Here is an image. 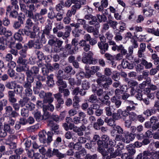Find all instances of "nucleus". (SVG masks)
Here are the masks:
<instances>
[{
    "mask_svg": "<svg viewBox=\"0 0 159 159\" xmlns=\"http://www.w3.org/2000/svg\"><path fill=\"white\" fill-rule=\"evenodd\" d=\"M90 83L86 80L83 81L82 83L83 88L85 90L88 89L90 87Z\"/></svg>",
    "mask_w": 159,
    "mask_h": 159,
    "instance_id": "57",
    "label": "nucleus"
},
{
    "mask_svg": "<svg viewBox=\"0 0 159 159\" xmlns=\"http://www.w3.org/2000/svg\"><path fill=\"white\" fill-rule=\"evenodd\" d=\"M14 91L16 93L17 95H19L20 96H22V92L23 90V87L22 86L20 85H16Z\"/></svg>",
    "mask_w": 159,
    "mask_h": 159,
    "instance_id": "31",
    "label": "nucleus"
},
{
    "mask_svg": "<svg viewBox=\"0 0 159 159\" xmlns=\"http://www.w3.org/2000/svg\"><path fill=\"white\" fill-rule=\"evenodd\" d=\"M72 45L68 44H66L65 47V49L70 54H72L75 53V49L72 48Z\"/></svg>",
    "mask_w": 159,
    "mask_h": 159,
    "instance_id": "34",
    "label": "nucleus"
},
{
    "mask_svg": "<svg viewBox=\"0 0 159 159\" xmlns=\"http://www.w3.org/2000/svg\"><path fill=\"white\" fill-rule=\"evenodd\" d=\"M79 9L75 4L72 6L70 9L68 10L66 13V16L71 17L72 15H75L76 11Z\"/></svg>",
    "mask_w": 159,
    "mask_h": 159,
    "instance_id": "18",
    "label": "nucleus"
},
{
    "mask_svg": "<svg viewBox=\"0 0 159 159\" xmlns=\"http://www.w3.org/2000/svg\"><path fill=\"white\" fill-rule=\"evenodd\" d=\"M46 134H47V133L45 130H43L39 134V141L40 142L43 144L45 143L46 141Z\"/></svg>",
    "mask_w": 159,
    "mask_h": 159,
    "instance_id": "20",
    "label": "nucleus"
},
{
    "mask_svg": "<svg viewBox=\"0 0 159 159\" xmlns=\"http://www.w3.org/2000/svg\"><path fill=\"white\" fill-rule=\"evenodd\" d=\"M22 34L19 31L16 33L14 35V39L19 42H21L23 39V38L22 36Z\"/></svg>",
    "mask_w": 159,
    "mask_h": 159,
    "instance_id": "38",
    "label": "nucleus"
},
{
    "mask_svg": "<svg viewBox=\"0 0 159 159\" xmlns=\"http://www.w3.org/2000/svg\"><path fill=\"white\" fill-rule=\"evenodd\" d=\"M148 33H150L153 34L154 35L159 36V30L157 29L156 30L154 28H147L146 29Z\"/></svg>",
    "mask_w": 159,
    "mask_h": 159,
    "instance_id": "47",
    "label": "nucleus"
},
{
    "mask_svg": "<svg viewBox=\"0 0 159 159\" xmlns=\"http://www.w3.org/2000/svg\"><path fill=\"white\" fill-rule=\"evenodd\" d=\"M9 41H7V39L4 36L0 37V44H5L7 45V43Z\"/></svg>",
    "mask_w": 159,
    "mask_h": 159,
    "instance_id": "59",
    "label": "nucleus"
},
{
    "mask_svg": "<svg viewBox=\"0 0 159 159\" xmlns=\"http://www.w3.org/2000/svg\"><path fill=\"white\" fill-rule=\"evenodd\" d=\"M30 98H29L25 96L22 99H20L19 101V103L21 107L25 106L30 110L32 111L34 109L35 105L34 104L30 102Z\"/></svg>",
    "mask_w": 159,
    "mask_h": 159,
    "instance_id": "6",
    "label": "nucleus"
},
{
    "mask_svg": "<svg viewBox=\"0 0 159 159\" xmlns=\"http://www.w3.org/2000/svg\"><path fill=\"white\" fill-rule=\"evenodd\" d=\"M98 151L102 156V159H111L115 158L117 156L121 155V152L118 150H114V148L111 147H108V144L104 147L100 145L98 147Z\"/></svg>",
    "mask_w": 159,
    "mask_h": 159,
    "instance_id": "1",
    "label": "nucleus"
},
{
    "mask_svg": "<svg viewBox=\"0 0 159 159\" xmlns=\"http://www.w3.org/2000/svg\"><path fill=\"white\" fill-rule=\"evenodd\" d=\"M63 42L60 40H58V42L57 44L52 47L54 52H59L61 50V47Z\"/></svg>",
    "mask_w": 159,
    "mask_h": 159,
    "instance_id": "27",
    "label": "nucleus"
},
{
    "mask_svg": "<svg viewBox=\"0 0 159 159\" xmlns=\"http://www.w3.org/2000/svg\"><path fill=\"white\" fill-rule=\"evenodd\" d=\"M152 152L148 150L145 151L143 153L139 154L137 156V159H153Z\"/></svg>",
    "mask_w": 159,
    "mask_h": 159,
    "instance_id": "8",
    "label": "nucleus"
},
{
    "mask_svg": "<svg viewBox=\"0 0 159 159\" xmlns=\"http://www.w3.org/2000/svg\"><path fill=\"white\" fill-rule=\"evenodd\" d=\"M151 58L154 61L155 64H158L159 62V57H158L157 54L155 53L152 54L151 56Z\"/></svg>",
    "mask_w": 159,
    "mask_h": 159,
    "instance_id": "64",
    "label": "nucleus"
},
{
    "mask_svg": "<svg viewBox=\"0 0 159 159\" xmlns=\"http://www.w3.org/2000/svg\"><path fill=\"white\" fill-rule=\"evenodd\" d=\"M113 33L114 35V39L116 43H119L122 41L123 37L120 32L118 29L114 30Z\"/></svg>",
    "mask_w": 159,
    "mask_h": 159,
    "instance_id": "14",
    "label": "nucleus"
},
{
    "mask_svg": "<svg viewBox=\"0 0 159 159\" xmlns=\"http://www.w3.org/2000/svg\"><path fill=\"white\" fill-rule=\"evenodd\" d=\"M53 75H50L47 77L48 80L47 82V84L49 87H52L54 84V82L53 79Z\"/></svg>",
    "mask_w": 159,
    "mask_h": 159,
    "instance_id": "43",
    "label": "nucleus"
},
{
    "mask_svg": "<svg viewBox=\"0 0 159 159\" xmlns=\"http://www.w3.org/2000/svg\"><path fill=\"white\" fill-rule=\"evenodd\" d=\"M129 117L130 120L134 121L136 120L137 116L135 113L132 112L129 114Z\"/></svg>",
    "mask_w": 159,
    "mask_h": 159,
    "instance_id": "63",
    "label": "nucleus"
},
{
    "mask_svg": "<svg viewBox=\"0 0 159 159\" xmlns=\"http://www.w3.org/2000/svg\"><path fill=\"white\" fill-rule=\"evenodd\" d=\"M53 135V132L51 131H48L47 133V138L46 139L45 143L49 144L53 140L52 136Z\"/></svg>",
    "mask_w": 159,
    "mask_h": 159,
    "instance_id": "40",
    "label": "nucleus"
},
{
    "mask_svg": "<svg viewBox=\"0 0 159 159\" xmlns=\"http://www.w3.org/2000/svg\"><path fill=\"white\" fill-rule=\"evenodd\" d=\"M21 10L25 12V10L31 7L33 4L30 3V0H18Z\"/></svg>",
    "mask_w": 159,
    "mask_h": 159,
    "instance_id": "9",
    "label": "nucleus"
},
{
    "mask_svg": "<svg viewBox=\"0 0 159 159\" xmlns=\"http://www.w3.org/2000/svg\"><path fill=\"white\" fill-rule=\"evenodd\" d=\"M31 19L32 18H29L27 19L26 21L25 26L28 28H31V27L33 26V23Z\"/></svg>",
    "mask_w": 159,
    "mask_h": 159,
    "instance_id": "58",
    "label": "nucleus"
},
{
    "mask_svg": "<svg viewBox=\"0 0 159 159\" xmlns=\"http://www.w3.org/2000/svg\"><path fill=\"white\" fill-rule=\"evenodd\" d=\"M51 103H48L47 105L43 107V111H46L47 110L50 111H53L54 110V108L53 105L51 104Z\"/></svg>",
    "mask_w": 159,
    "mask_h": 159,
    "instance_id": "48",
    "label": "nucleus"
},
{
    "mask_svg": "<svg viewBox=\"0 0 159 159\" xmlns=\"http://www.w3.org/2000/svg\"><path fill=\"white\" fill-rule=\"evenodd\" d=\"M93 55L92 52L90 51L88 53L84 52L83 54L82 61L84 63L90 65L96 64L98 63V60L97 59L93 58Z\"/></svg>",
    "mask_w": 159,
    "mask_h": 159,
    "instance_id": "4",
    "label": "nucleus"
},
{
    "mask_svg": "<svg viewBox=\"0 0 159 159\" xmlns=\"http://www.w3.org/2000/svg\"><path fill=\"white\" fill-rule=\"evenodd\" d=\"M121 109H119L117 111V113H113L112 115V117L113 120H118L121 118L120 116Z\"/></svg>",
    "mask_w": 159,
    "mask_h": 159,
    "instance_id": "49",
    "label": "nucleus"
},
{
    "mask_svg": "<svg viewBox=\"0 0 159 159\" xmlns=\"http://www.w3.org/2000/svg\"><path fill=\"white\" fill-rule=\"evenodd\" d=\"M111 100L112 103H114L116 108H118L120 106L121 101L117 98L115 96H113L111 98Z\"/></svg>",
    "mask_w": 159,
    "mask_h": 159,
    "instance_id": "28",
    "label": "nucleus"
},
{
    "mask_svg": "<svg viewBox=\"0 0 159 159\" xmlns=\"http://www.w3.org/2000/svg\"><path fill=\"white\" fill-rule=\"evenodd\" d=\"M52 29V26L50 24L47 25L43 30V32L44 34L47 35H49L50 34V31Z\"/></svg>",
    "mask_w": 159,
    "mask_h": 159,
    "instance_id": "41",
    "label": "nucleus"
},
{
    "mask_svg": "<svg viewBox=\"0 0 159 159\" xmlns=\"http://www.w3.org/2000/svg\"><path fill=\"white\" fill-rule=\"evenodd\" d=\"M77 0H67L64 3V6L66 7H69L72 4H75Z\"/></svg>",
    "mask_w": 159,
    "mask_h": 159,
    "instance_id": "51",
    "label": "nucleus"
},
{
    "mask_svg": "<svg viewBox=\"0 0 159 159\" xmlns=\"http://www.w3.org/2000/svg\"><path fill=\"white\" fill-rule=\"evenodd\" d=\"M64 7V2L63 1H61L59 3L56 5L55 9L56 11L58 12L65 13V10L63 9Z\"/></svg>",
    "mask_w": 159,
    "mask_h": 159,
    "instance_id": "22",
    "label": "nucleus"
},
{
    "mask_svg": "<svg viewBox=\"0 0 159 159\" xmlns=\"http://www.w3.org/2000/svg\"><path fill=\"white\" fill-rule=\"evenodd\" d=\"M118 51L120 52V53L123 55H125L127 53V51L125 49L122 45L120 44L119 45Z\"/></svg>",
    "mask_w": 159,
    "mask_h": 159,
    "instance_id": "45",
    "label": "nucleus"
},
{
    "mask_svg": "<svg viewBox=\"0 0 159 159\" xmlns=\"http://www.w3.org/2000/svg\"><path fill=\"white\" fill-rule=\"evenodd\" d=\"M96 75L98 77L96 82L99 87H102L104 90L109 89L110 86L112 84V80L110 77H107L99 72H97Z\"/></svg>",
    "mask_w": 159,
    "mask_h": 159,
    "instance_id": "2",
    "label": "nucleus"
},
{
    "mask_svg": "<svg viewBox=\"0 0 159 159\" xmlns=\"http://www.w3.org/2000/svg\"><path fill=\"white\" fill-rule=\"evenodd\" d=\"M27 71L35 76L39 73V69L38 67L34 66L32 67L30 70H29Z\"/></svg>",
    "mask_w": 159,
    "mask_h": 159,
    "instance_id": "32",
    "label": "nucleus"
},
{
    "mask_svg": "<svg viewBox=\"0 0 159 159\" xmlns=\"http://www.w3.org/2000/svg\"><path fill=\"white\" fill-rule=\"evenodd\" d=\"M31 6V7H29L28 9L25 11V12L27 16L29 18H31L35 21L43 19V17L39 13H36L34 14L33 11H36L35 6L33 4Z\"/></svg>",
    "mask_w": 159,
    "mask_h": 159,
    "instance_id": "3",
    "label": "nucleus"
},
{
    "mask_svg": "<svg viewBox=\"0 0 159 159\" xmlns=\"http://www.w3.org/2000/svg\"><path fill=\"white\" fill-rule=\"evenodd\" d=\"M25 57H19L17 60V63L18 64L23 65H26L27 62V60L25 59Z\"/></svg>",
    "mask_w": 159,
    "mask_h": 159,
    "instance_id": "44",
    "label": "nucleus"
},
{
    "mask_svg": "<svg viewBox=\"0 0 159 159\" xmlns=\"http://www.w3.org/2000/svg\"><path fill=\"white\" fill-rule=\"evenodd\" d=\"M135 134L130 133L128 134H126L124 139V142L126 143H129L131 141H132L135 137Z\"/></svg>",
    "mask_w": 159,
    "mask_h": 159,
    "instance_id": "25",
    "label": "nucleus"
},
{
    "mask_svg": "<svg viewBox=\"0 0 159 159\" xmlns=\"http://www.w3.org/2000/svg\"><path fill=\"white\" fill-rule=\"evenodd\" d=\"M141 63L145 66L146 69H149L152 67V64L151 63L148 62L146 60L142 59Z\"/></svg>",
    "mask_w": 159,
    "mask_h": 159,
    "instance_id": "52",
    "label": "nucleus"
},
{
    "mask_svg": "<svg viewBox=\"0 0 159 159\" xmlns=\"http://www.w3.org/2000/svg\"><path fill=\"white\" fill-rule=\"evenodd\" d=\"M15 92L14 91L9 90L8 92V100L11 103H15L17 101L15 98Z\"/></svg>",
    "mask_w": 159,
    "mask_h": 159,
    "instance_id": "19",
    "label": "nucleus"
},
{
    "mask_svg": "<svg viewBox=\"0 0 159 159\" xmlns=\"http://www.w3.org/2000/svg\"><path fill=\"white\" fill-rule=\"evenodd\" d=\"M153 11L152 10H146L143 9V13L147 17H150L152 15Z\"/></svg>",
    "mask_w": 159,
    "mask_h": 159,
    "instance_id": "61",
    "label": "nucleus"
},
{
    "mask_svg": "<svg viewBox=\"0 0 159 159\" xmlns=\"http://www.w3.org/2000/svg\"><path fill=\"white\" fill-rule=\"evenodd\" d=\"M47 125L50 127L51 130L53 131L55 133L58 134L59 131L57 130L59 129V126L57 124L54 123L53 121H49L48 122Z\"/></svg>",
    "mask_w": 159,
    "mask_h": 159,
    "instance_id": "12",
    "label": "nucleus"
},
{
    "mask_svg": "<svg viewBox=\"0 0 159 159\" xmlns=\"http://www.w3.org/2000/svg\"><path fill=\"white\" fill-rule=\"evenodd\" d=\"M99 87H100L99 86ZM101 88L97 89L96 88H92V91L94 93H96L98 97H100L102 96L104 93L103 89H104L102 87H100Z\"/></svg>",
    "mask_w": 159,
    "mask_h": 159,
    "instance_id": "29",
    "label": "nucleus"
},
{
    "mask_svg": "<svg viewBox=\"0 0 159 159\" xmlns=\"http://www.w3.org/2000/svg\"><path fill=\"white\" fill-rule=\"evenodd\" d=\"M23 86L25 89L23 93L25 96L29 98L32 95L33 91L31 89L32 85L24 84Z\"/></svg>",
    "mask_w": 159,
    "mask_h": 159,
    "instance_id": "11",
    "label": "nucleus"
},
{
    "mask_svg": "<svg viewBox=\"0 0 159 159\" xmlns=\"http://www.w3.org/2000/svg\"><path fill=\"white\" fill-rule=\"evenodd\" d=\"M24 16H18L17 20L14 21L13 23L12 27L13 28L16 30H19L20 29L22 25L24 24L25 15H23Z\"/></svg>",
    "mask_w": 159,
    "mask_h": 159,
    "instance_id": "7",
    "label": "nucleus"
},
{
    "mask_svg": "<svg viewBox=\"0 0 159 159\" xmlns=\"http://www.w3.org/2000/svg\"><path fill=\"white\" fill-rule=\"evenodd\" d=\"M4 130L11 134H13L15 133L14 126L10 125H7V124H5L4 125Z\"/></svg>",
    "mask_w": 159,
    "mask_h": 159,
    "instance_id": "26",
    "label": "nucleus"
},
{
    "mask_svg": "<svg viewBox=\"0 0 159 159\" xmlns=\"http://www.w3.org/2000/svg\"><path fill=\"white\" fill-rule=\"evenodd\" d=\"M16 83L15 81H11L7 82L5 85L6 87L10 89L15 88L16 86Z\"/></svg>",
    "mask_w": 159,
    "mask_h": 159,
    "instance_id": "37",
    "label": "nucleus"
},
{
    "mask_svg": "<svg viewBox=\"0 0 159 159\" xmlns=\"http://www.w3.org/2000/svg\"><path fill=\"white\" fill-rule=\"evenodd\" d=\"M30 29V28H28V27L25 26V28L23 29H19V31L23 35H25L28 36L31 31Z\"/></svg>",
    "mask_w": 159,
    "mask_h": 159,
    "instance_id": "36",
    "label": "nucleus"
},
{
    "mask_svg": "<svg viewBox=\"0 0 159 159\" xmlns=\"http://www.w3.org/2000/svg\"><path fill=\"white\" fill-rule=\"evenodd\" d=\"M64 72L61 70H59L57 73V79L59 78H63L65 80H67L68 77H65L63 75Z\"/></svg>",
    "mask_w": 159,
    "mask_h": 159,
    "instance_id": "55",
    "label": "nucleus"
},
{
    "mask_svg": "<svg viewBox=\"0 0 159 159\" xmlns=\"http://www.w3.org/2000/svg\"><path fill=\"white\" fill-rule=\"evenodd\" d=\"M86 2V0H77L75 5L80 9L81 7V6L85 5Z\"/></svg>",
    "mask_w": 159,
    "mask_h": 159,
    "instance_id": "50",
    "label": "nucleus"
},
{
    "mask_svg": "<svg viewBox=\"0 0 159 159\" xmlns=\"http://www.w3.org/2000/svg\"><path fill=\"white\" fill-rule=\"evenodd\" d=\"M63 78L57 79V81L56 82L57 85L59 86L58 89H60L66 88L67 87V85L66 82L63 80Z\"/></svg>",
    "mask_w": 159,
    "mask_h": 159,
    "instance_id": "21",
    "label": "nucleus"
},
{
    "mask_svg": "<svg viewBox=\"0 0 159 159\" xmlns=\"http://www.w3.org/2000/svg\"><path fill=\"white\" fill-rule=\"evenodd\" d=\"M96 16L98 20L100 23L102 22H105L107 20V16L104 14H103L102 15H100V14H98L96 15Z\"/></svg>",
    "mask_w": 159,
    "mask_h": 159,
    "instance_id": "42",
    "label": "nucleus"
},
{
    "mask_svg": "<svg viewBox=\"0 0 159 159\" xmlns=\"http://www.w3.org/2000/svg\"><path fill=\"white\" fill-rule=\"evenodd\" d=\"M59 91L61 93H63L64 96V97H67L68 96L70 93V92L69 90L65 88H62L61 89V88L59 90Z\"/></svg>",
    "mask_w": 159,
    "mask_h": 159,
    "instance_id": "54",
    "label": "nucleus"
},
{
    "mask_svg": "<svg viewBox=\"0 0 159 159\" xmlns=\"http://www.w3.org/2000/svg\"><path fill=\"white\" fill-rule=\"evenodd\" d=\"M28 109L23 108L21 110V115L22 116L27 117L29 116Z\"/></svg>",
    "mask_w": 159,
    "mask_h": 159,
    "instance_id": "62",
    "label": "nucleus"
},
{
    "mask_svg": "<svg viewBox=\"0 0 159 159\" xmlns=\"http://www.w3.org/2000/svg\"><path fill=\"white\" fill-rule=\"evenodd\" d=\"M108 23L109 24V26L112 28L114 30L117 29V26L118 24L117 21L115 20H111V15L108 16Z\"/></svg>",
    "mask_w": 159,
    "mask_h": 159,
    "instance_id": "23",
    "label": "nucleus"
},
{
    "mask_svg": "<svg viewBox=\"0 0 159 159\" xmlns=\"http://www.w3.org/2000/svg\"><path fill=\"white\" fill-rule=\"evenodd\" d=\"M126 148L128 151V154L131 156L134 155L136 152V150L134 147H132V144H130L126 146Z\"/></svg>",
    "mask_w": 159,
    "mask_h": 159,
    "instance_id": "30",
    "label": "nucleus"
},
{
    "mask_svg": "<svg viewBox=\"0 0 159 159\" xmlns=\"http://www.w3.org/2000/svg\"><path fill=\"white\" fill-rule=\"evenodd\" d=\"M104 57L107 60L109 61H113V60H114L115 59V56H113L111 54L108 53H105L104 55Z\"/></svg>",
    "mask_w": 159,
    "mask_h": 159,
    "instance_id": "60",
    "label": "nucleus"
},
{
    "mask_svg": "<svg viewBox=\"0 0 159 159\" xmlns=\"http://www.w3.org/2000/svg\"><path fill=\"white\" fill-rule=\"evenodd\" d=\"M5 113L8 116L13 118H16L19 115V114L16 111L13 110L11 106H6L5 108Z\"/></svg>",
    "mask_w": 159,
    "mask_h": 159,
    "instance_id": "10",
    "label": "nucleus"
},
{
    "mask_svg": "<svg viewBox=\"0 0 159 159\" xmlns=\"http://www.w3.org/2000/svg\"><path fill=\"white\" fill-rule=\"evenodd\" d=\"M143 0H133L132 2H131V4L132 5H135L136 7H140L142 6L141 2Z\"/></svg>",
    "mask_w": 159,
    "mask_h": 159,
    "instance_id": "56",
    "label": "nucleus"
},
{
    "mask_svg": "<svg viewBox=\"0 0 159 159\" xmlns=\"http://www.w3.org/2000/svg\"><path fill=\"white\" fill-rule=\"evenodd\" d=\"M52 93L50 92L47 93V95L45 98L43 100L44 103H52L53 101L54 98L52 97Z\"/></svg>",
    "mask_w": 159,
    "mask_h": 159,
    "instance_id": "24",
    "label": "nucleus"
},
{
    "mask_svg": "<svg viewBox=\"0 0 159 159\" xmlns=\"http://www.w3.org/2000/svg\"><path fill=\"white\" fill-rule=\"evenodd\" d=\"M53 152L54 155H56L57 157L59 158H65L66 157V154L62 153L60 152L58 149H53Z\"/></svg>",
    "mask_w": 159,
    "mask_h": 159,
    "instance_id": "35",
    "label": "nucleus"
},
{
    "mask_svg": "<svg viewBox=\"0 0 159 159\" xmlns=\"http://www.w3.org/2000/svg\"><path fill=\"white\" fill-rule=\"evenodd\" d=\"M34 116L36 121L39 122L43 120V117L42 115L40 112L37 111L34 113Z\"/></svg>",
    "mask_w": 159,
    "mask_h": 159,
    "instance_id": "39",
    "label": "nucleus"
},
{
    "mask_svg": "<svg viewBox=\"0 0 159 159\" xmlns=\"http://www.w3.org/2000/svg\"><path fill=\"white\" fill-rule=\"evenodd\" d=\"M27 46L24 45V48H22L19 52V53L20 55V57H26L27 56L26 51L27 49Z\"/></svg>",
    "mask_w": 159,
    "mask_h": 159,
    "instance_id": "46",
    "label": "nucleus"
},
{
    "mask_svg": "<svg viewBox=\"0 0 159 159\" xmlns=\"http://www.w3.org/2000/svg\"><path fill=\"white\" fill-rule=\"evenodd\" d=\"M88 101L91 103H95L97 102L98 100L96 95L95 94H93L91 95L89 97Z\"/></svg>",
    "mask_w": 159,
    "mask_h": 159,
    "instance_id": "53",
    "label": "nucleus"
},
{
    "mask_svg": "<svg viewBox=\"0 0 159 159\" xmlns=\"http://www.w3.org/2000/svg\"><path fill=\"white\" fill-rule=\"evenodd\" d=\"M98 45L100 49V52L102 54H104L108 50L109 45L106 43L98 42Z\"/></svg>",
    "mask_w": 159,
    "mask_h": 159,
    "instance_id": "13",
    "label": "nucleus"
},
{
    "mask_svg": "<svg viewBox=\"0 0 159 159\" xmlns=\"http://www.w3.org/2000/svg\"><path fill=\"white\" fill-rule=\"evenodd\" d=\"M128 86L131 88L138 89V83L136 81L130 80L128 82Z\"/></svg>",
    "mask_w": 159,
    "mask_h": 159,
    "instance_id": "33",
    "label": "nucleus"
},
{
    "mask_svg": "<svg viewBox=\"0 0 159 159\" xmlns=\"http://www.w3.org/2000/svg\"><path fill=\"white\" fill-rule=\"evenodd\" d=\"M90 35L89 34H86L84 36V39H82L79 42L80 47H83V50L85 52H88L90 49V46L87 43L91 39Z\"/></svg>",
    "mask_w": 159,
    "mask_h": 159,
    "instance_id": "5",
    "label": "nucleus"
},
{
    "mask_svg": "<svg viewBox=\"0 0 159 159\" xmlns=\"http://www.w3.org/2000/svg\"><path fill=\"white\" fill-rule=\"evenodd\" d=\"M26 74L27 76V81L25 82L24 84H28L32 85L31 83H33L34 81V76L27 71L26 72Z\"/></svg>",
    "mask_w": 159,
    "mask_h": 159,
    "instance_id": "16",
    "label": "nucleus"
},
{
    "mask_svg": "<svg viewBox=\"0 0 159 159\" xmlns=\"http://www.w3.org/2000/svg\"><path fill=\"white\" fill-rule=\"evenodd\" d=\"M86 127L83 125H82L80 127L76 126V127L74 129L73 131L75 133H77V134L79 136H81L84 135L83 131L85 130Z\"/></svg>",
    "mask_w": 159,
    "mask_h": 159,
    "instance_id": "17",
    "label": "nucleus"
},
{
    "mask_svg": "<svg viewBox=\"0 0 159 159\" xmlns=\"http://www.w3.org/2000/svg\"><path fill=\"white\" fill-rule=\"evenodd\" d=\"M76 77L77 79L75 82L76 84L78 86L80 85L81 83L82 80L85 77L84 72L83 71H80L78 73L76 74Z\"/></svg>",
    "mask_w": 159,
    "mask_h": 159,
    "instance_id": "15",
    "label": "nucleus"
}]
</instances>
